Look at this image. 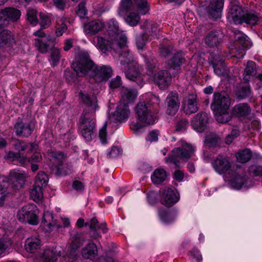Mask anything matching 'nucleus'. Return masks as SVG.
<instances>
[{
    "mask_svg": "<svg viewBox=\"0 0 262 262\" xmlns=\"http://www.w3.org/2000/svg\"><path fill=\"white\" fill-rule=\"evenodd\" d=\"M28 20L33 25H36L38 23L36 11L32 9H29L27 13Z\"/></svg>",
    "mask_w": 262,
    "mask_h": 262,
    "instance_id": "8fccbe9b",
    "label": "nucleus"
},
{
    "mask_svg": "<svg viewBox=\"0 0 262 262\" xmlns=\"http://www.w3.org/2000/svg\"><path fill=\"white\" fill-rule=\"evenodd\" d=\"M159 132L158 130H154L150 132L146 138V141L149 142H156L158 140Z\"/></svg>",
    "mask_w": 262,
    "mask_h": 262,
    "instance_id": "13d9d810",
    "label": "nucleus"
},
{
    "mask_svg": "<svg viewBox=\"0 0 262 262\" xmlns=\"http://www.w3.org/2000/svg\"><path fill=\"white\" fill-rule=\"evenodd\" d=\"M230 99L225 92L215 93L213 95V100L211 107L216 121L224 123L229 121L231 115L229 112Z\"/></svg>",
    "mask_w": 262,
    "mask_h": 262,
    "instance_id": "423d86ee",
    "label": "nucleus"
},
{
    "mask_svg": "<svg viewBox=\"0 0 262 262\" xmlns=\"http://www.w3.org/2000/svg\"><path fill=\"white\" fill-rule=\"evenodd\" d=\"M166 173L165 171L161 168L156 169L151 176V179L153 183L160 184L165 180Z\"/></svg>",
    "mask_w": 262,
    "mask_h": 262,
    "instance_id": "e433bc0d",
    "label": "nucleus"
},
{
    "mask_svg": "<svg viewBox=\"0 0 262 262\" xmlns=\"http://www.w3.org/2000/svg\"><path fill=\"white\" fill-rule=\"evenodd\" d=\"M146 36L144 34L137 36L136 37V45L138 49H142L145 45Z\"/></svg>",
    "mask_w": 262,
    "mask_h": 262,
    "instance_id": "bf43d9fd",
    "label": "nucleus"
},
{
    "mask_svg": "<svg viewBox=\"0 0 262 262\" xmlns=\"http://www.w3.org/2000/svg\"><path fill=\"white\" fill-rule=\"evenodd\" d=\"M239 135V132L236 129H233L225 138V142L227 144H230L233 140Z\"/></svg>",
    "mask_w": 262,
    "mask_h": 262,
    "instance_id": "052dcab7",
    "label": "nucleus"
},
{
    "mask_svg": "<svg viewBox=\"0 0 262 262\" xmlns=\"http://www.w3.org/2000/svg\"><path fill=\"white\" fill-rule=\"evenodd\" d=\"M72 67L78 76H89L97 83L107 81L113 74L112 68L108 65L97 66L90 59L88 52L80 51L75 56Z\"/></svg>",
    "mask_w": 262,
    "mask_h": 262,
    "instance_id": "f03ea898",
    "label": "nucleus"
},
{
    "mask_svg": "<svg viewBox=\"0 0 262 262\" xmlns=\"http://www.w3.org/2000/svg\"><path fill=\"white\" fill-rule=\"evenodd\" d=\"M98 248L95 244L90 242L81 249L82 256L85 259L94 260L98 255Z\"/></svg>",
    "mask_w": 262,
    "mask_h": 262,
    "instance_id": "bb28decb",
    "label": "nucleus"
},
{
    "mask_svg": "<svg viewBox=\"0 0 262 262\" xmlns=\"http://www.w3.org/2000/svg\"><path fill=\"white\" fill-rule=\"evenodd\" d=\"M20 15V11L14 8H7L2 10L0 11V27L7 25L9 20H17Z\"/></svg>",
    "mask_w": 262,
    "mask_h": 262,
    "instance_id": "dca6fc26",
    "label": "nucleus"
},
{
    "mask_svg": "<svg viewBox=\"0 0 262 262\" xmlns=\"http://www.w3.org/2000/svg\"><path fill=\"white\" fill-rule=\"evenodd\" d=\"M85 239L79 233L74 230L70 232L69 245L68 248L69 256L75 257L77 251L85 242Z\"/></svg>",
    "mask_w": 262,
    "mask_h": 262,
    "instance_id": "ddd939ff",
    "label": "nucleus"
},
{
    "mask_svg": "<svg viewBox=\"0 0 262 262\" xmlns=\"http://www.w3.org/2000/svg\"><path fill=\"white\" fill-rule=\"evenodd\" d=\"M221 37L220 31H211L206 36L205 42L209 47H214L220 42Z\"/></svg>",
    "mask_w": 262,
    "mask_h": 262,
    "instance_id": "2f4dec72",
    "label": "nucleus"
},
{
    "mask_svg": "<svg viewBox=\"0 0 262 262\" xmlns=\"http://www.w3.org/2000/svg\"><path fill=\"white\" fill-rule=\"evenodd\" d=\"M135 8L138 9L141 14H145L149 11V6L147 0H134L132 1Z\"/></svg>",
    "mask_w": 262,
    "mask_h": 262,
    "instance_id": "58836bf2",
    "label": "nucleus"
},
{
    "mask_svg": "<svg viewBox=\"0 0 262 262\" xmlns=\"http://www.w3.org/2000/svg\"><path fill=\"white\" fill-rule=\"evenodd\" d=\"M130 115V110L126 103L120 102L116 108L115 111L108 114V120L111 122H123L126 121Z\"/></svg>",
    "mask_w": 262,
    "mask_h": 262,
    "instance_id": "4468645a",
    "label": "nucleus"
},
{
    "mask_svg": "<svg viewBox=\"0 0 262 262\" xmlns=\"http://www.w3.org/2000/svg\"><path fill=\"white\" fill-rule=\"evenodd\" d=\"M236 157L238 162L245 163L250 159L251 157V154L250 150L246 149L239 151L236 154Z\"/></svg>",
    "mask_w": 262,
    "mask_h": 262,
    "instance_id": "37998d69",
    "label": "nucleus"
},
{
    "mask_svg": "<svg viewBox=\"0 0 262 262\" xmlns=\"http://www.w3.org/2000/svg\"><path fill=\"white\" fill-rule=\"evenodd\" d=\"M179 199V193L176 189L167 187L163 192L162 203L167 206H171L177 203Z\"/></svg>",
    "mask_w": 262,
    "mask_h": 262,
    "instance_id": "aec40b11",
    "label": "nucleus"
},
{
    "mask_svg": "<svg viewBox=\"0 0 262 262\" xmlns=\"http://www.w3.org/2000/svg\"><path fill=\"white\" fill-rule=\"evenodd\" d=\"M249 173L254 176L262 177V166L252 165L249 168Z\"/></svg>",
    "mask_w": 262,
    "mask_h": 262,
    "instance_id": "6e6d98bb",
    "label": "nucleus"
},
{
    "mask_svg": "<svg viewBox=\"0 0 262 262\" xmlns=\"http://www.w3.org/2000/svg\"><path fill=\"white\" fill-rule=\"evenodd\" d=\"M37 207L35 204H29L24 206L17 213L18 220L23 223H28L33 225L38 223L36 211Z\"/></svg>",
    "mask_w": 262,
    "mask_h": 262,
    "instance_id": "f8f14e48",
    "label": "nucleus"
},
{
    "mask_svg": "<svg viewBox=\"0 0 262 262\" xmlns=\"http://www.w3.org/2000/svg\"><path fill=\"white\" fill-rule=\"evenodd\" d=\"M98 223L95 218H93L89 223L86 224V225H88L90 228L94 231L93 237L95 239H96L100 235L97 233V228L98 227Z\"/></svg>",
    "mask_w": 262,
    "mask_h": 262,
    "instance_id": "603ef678",
    "label": "nucleus"
},
{
    "mask_svg": "<svg viewBox=\"0 0 262 262\" xmlns=\"http://www.w3.org/2000/svg\"><path fill=\"white\" fill-rule=\"evenodd\" d=\"M107 31L108 32L109 35L111 37H114V40L115 39V37L117 34H124L123 32H120L119 30V24L118 22L114 18L110 19L107 23Z\"/></svg>",
    "mask_w": 262,
    "mask_h": 262,
    "instance_id": "c9c22d12",
    "label": "nucleus"
},
{
    "mask_svg": "<svg viewBox=\"0 0 262 262\" xmlns=\"http://www.w3.org/2000/svg\"><path fill=\"white\" fill-rule=\"evenodd\" d=\"M40 24L41 27L46 29L49 27L51 24V19L49 16L45 13H40Z\"/></svg>",
    "mask_w": 262,
    "mask_h": 262,
    "instance_id": "3c124183",
    "label": "nucleus"
},
{
    "mask_svg": "<svg viewBox=\"0 0 262 262\" xmlns=\"http://www.w3.org/2000/svg\"><path fill=\"white\" fill-rule=\"evenodd\" d=\"M184 177V173L183 171L181 170H176L173 175V178L174 179V180L178 182L182 181Z\"/></svg>",
    "mask_w": 262,
    "mask_h": 262,
    "instance_id": "774afa93",
    "label": "nucleus"
},
{
    "mask_svg": "<svg viewBox=\"0 0 262 262\" xmlns=\"http://www.w3.org/2000/svg\"><path fill=\"white\" fill-rule=\"evenodd\" d=\"M228 181L230 186L235 189H240L245 184L246 179L244 177L240 176L236 171L233 170L230 175L228 176Z\"/></svg>",
    "mask_w": 262,
    "mask_h": 262,
    "instance_id": "cd10ccee",
    "label": "nucleus"
},
{
    "mask_svg": "<svg viewBox=\"0 0 262 262\" xmlns=\"http://www.w3.org/2000/svg\"><path fill=\"white\" fill-rule=\"evenodd\" d=\"M48 156L49 158L55 165H60L65 157L63 152L56 151H51L49 153Z\"/></svg>",
    "mask_w": 262,
    "mask_h": 262,
    "instance_id": "ea45409f",
    "label": "nucleus"
},
{
    "mask_svg": "<svg viewBox=\"0 0 262 262\" xmlns=\"http://www.w3.org/2000/svg\"><path fill=\"white\" fill-rule=\"evenodd\" d=\"M137 95L138 94L136 90L122 88L121 91V102L127 104V102H132L135 100L137 97Z\"/></svg>",
    "mask_w": 262,
    "mask_h": 262,
    "instance_id": "473e14b6",
    "label": "nucleus"
},
{
    "mask_svg": "<svg viewBox=\"0 0 262 262\" xmlns=\"http://www.w3.org/2000/svg\"><path fill=\"white\" fill-rule=\"evenodd\" d=\"M179 147L173 149L168 158L165 159L166 162L173 163L176 166H179L181 161L185 162L193 155L194 147L191 144L181 140L179 142Z\"/></svg>",
    "mask_w": 262,
    "mask_h": 262,
    "instance_id": "1a4fd4ad",
    "label": "nucleus"
},
{
    "mask_svg": "<svg viewBox=\"0 0 262 262\" xmlns=\"http://www.w3.org/2000/svg\"><path fill=\"white\" fill-rule=\"evenodd\" d=\"M233 112L238 116L242 117L249 114L250 108L246 104H239L234 106Z\"/></svg>",
    "mask_w": 262,
    "mask_h": 262,
    "instance_id": "a19ab883",
    "label": "nucleus"
},
{
    "mask_svg": "<svg viewBox=\"0 0 262 262\" xmlns=\"http://www.w3.org/2000/svg\"><path fill=\"white\" fill-rule=\"evenodd\" d=\"M60 58L59 50L57 48H53L51 52V62L53 66H56Z\"/></svg>",
    "mask_w": 262,
    "mask_h": 262,
    "instance_id": "de8ad7c7",
    "label": "nucleus"
},
{
    "mask_svg": "<svg viewBox=\"0 0 262 262\" xmlns=\"http://www.w3.org/2000/svg\"><path fill=\"white\" fill-rule=\"evenodd\" d=\"M86 10L84 3H81L79 4L77 13L80 18H84L86 14Z\"/></svg>",
    "mask_w": 262,
    "mask_h": 262,
    "instance_id": "e2e57ef3",
    "label": "nucleus"
},
{
    "mask_svg": "<svg viewBox=\"0 0 262 262\" xmlns=\"http://www.w3.org/2000/svg\"><path fill=\"white\" fill-rule=\"evenodd\" d=\"M188 125L189 123L187 120L185 119L181 120L177 123L176 129L177 130L182 132L188 127Z\"/></svg>",
    "mask_w": 262,
    "mask_h": 262,
    "instance_id": "680f3d73",
    "label": "nucleus"
},
{
    "mask_svg": "<svg viewBox=\"0 0 262 262\" xmlns=\"http://www.w3.org/2000/svg\"><path fill=\"white\" fill-rule=\"evenodd\" d=\"M26 178L25 172L20 169L10 171L9 176V182L6 181V178L0 177V193L11 194L20 189L24 186Z\"/></svg>",
    "mask_w": 262,
    "mask_h": 262,
    "instance_id": "0eeeda50",
    "label": "nucleus"
},
{
    "mask_svg": "<svg viewBox=\"0 0 262 262\" xmlns=\"http://www.w3.org/2000/svg\"><path fill=\"white\" fill-rule=\"evenodd\" d=\"M104 23L100 19L90 21L83 25V32L86 35H94L101 31Z\"/></svg>",
    "mask_w": 262,
    "mask_h": 262,
    "instance_id": "a211bd4d",
    "label": "nucleus"
},
{
    "mask_svg": "<svg viewBox=\"0 0 262 262\" xmlns=\"http://www.w3.org/2000/svg\"><path fill=\"white\" fill-rule=\"evenodd\" d=\"M147 98L149 100L146 102H141L138 103L136 107V113L138 122L134 125L136 129H138L143 126L153 124L155 123L156 119L151 113L150 107L147 106L152 104H159L160 100L159 97L152 94H148Z\"/></svg>",
    "mask_w": 262,
    "mask_h": 262,
    "instance_id": "20e7f679",
    "label": "nucleus"
},
{
    "mask_svg": "<svg viewBox=\"0 0 262 262\" xmlns=\"http://www.w3.org/2000/svg\"><path fill=\"white\" fill-rule=\"evenodd\" d=\"M40 240L37 237H30L26 240L25 248L28 252L34 253L40 248Z\"/></svg>",
    "mask_w": 262,
    "mask_h": 262,
    "instance_id": "c85d7f7f",
    "label": "nucleus"
},
{
    "mask_svg": "<svg viewBox=\"0 0 262 262\" xmlns=\"http://www.w3.org/2000/svg\"><path fill=\"white\" fill-rule=\"evenodd\" d=\"M60 252L55 249H47L41 254V258L42 262H56Z\"/></svg>",
    "mask_w": 262,
    "mask_h": 262,
    "instance_id": "7c9ffc66",
    "label": "nucleus"
},
{
    "mask_svg": "<svg viewBox=\"0 0 262 262\" xmlns=\"http://www.w3.org/2000/svg\"><path fill=\"white\" fill-rule=\"evenodd\" d=\"M15 45L13 35L10 31L4 30L0 33V47L8 49L13 47Z\"/></svg>",
    "mask_w": 262,
    "mask_h": 262,
    "instance_id": "a878e982",
    "label": "nucleus"
},
{
    "mask_svg": "<svg viewBox=\"0 0 262 262\" xmlns=\"http://www.w3.org/2000/svg\"><path fill=\"white\" fill-rule=\"evenodd\" d=\"M212 166L217 173L223 174L225 179L233 170L229 159L223 156H219L212 163Z\"/></svg>",
    "mask_w": 262,
    "mask_h": 262,
    "instance_id": "2eb2a0df",
    "label": "nucleus"
},
{
    "mask_svg": "<svg viewBox=\"0 0 262 262\" xmlns=\"http://www.w3.org/2000/svg\"><path fill=\"white\" fill-rule=\"evenodd\" d=\"M48 182V178L47 175L43 172L40 171L38 172L36 177L35 184L40 186L43 188L46 186Z\"/></svg>",
    "mask_w": 262,
    "mask_h": 262,
    "instance_id": "c03bdc74",
    "label": "nucleus"
},
{
    "mask_svg": "<svg viewBox=\"0 0 262 262\" xmlns=\"http://www.w3.org/2000/svg\"><path fill=\"white\" fill-rule=\"evenodd\" d=\"M66 19L64 17H57L56 19V35L57 36H61L68 28L66 24Z\"/></svg>",
    "mask_w": 262,
    "mask_h": 262,
    "instance_id": "4c0bfd02",
    "label": "nucleus"
},
{
    "mask_svg": "<svg viewBox=\"0 0 262 262\" xmlns=\"http://www.w3.org/2000/svg\"><path fill=\"white\" fill-rule=\"evenodd\" d=\"M61 223L58 224L54 219L53 214L49 211H45L41 222V225L43 229L50 232L55 229H59L61 228H68L71 225L70 220L69 217L62 216L60 217Z\"/></svg>",
    "mask_w": 262,
    "mask_h": 262,
    "instance_id": "9b49d317",
    "label": "nucleus"
},
{
    "mask_svg": "<svg viewBox=\"0 0 262 262\" xmlns=\"http://www.w3.org/2000/svg\"><path fill=\"white\" fill-rule=\"evenodd\" d=\"M166 113L169 115H174L178 112L180 106V99L176 92H170L166 98Z\"/></svg>",
    "mask_w": 262,
    "mask_h": 262,
    "instance_id": "f3484780",
    "label": "nucleus"
},
{
    "mask_svg": "<svg viewBox=\"0 0 262 262\" xmlns=\"http://www.w3.org/2000/svg\"><path fill=\"white\" fill-rule=\"evenodd\" d=\"M34 44L39 52L46 53L48 51L49 45L43 42L41 39H35L34 40Z\"/></svg>",
    "mask_w": 262,
    "mask_h": 262,
    "instance_id": "864d4df0",
    "label": "nucleus"
},
{
    "mask_svg": "<svg viewBox=\"0 0 262 262\" xmlns=\"http://www.w3.org/2000/svg\"><path fill=\"white\" fill-rule=\"evenodd\" d=\"M227 18L230 23L241 24L245 23L251 25H255L258 19L255 14L244 11L238 0H230Z\"/></svg>",
    "mask_w": 262,
    "mask_h": 262,
    "instance_id": "39448f33",
    "label": "nucleus"
},
{
    "mask_svg": "<svg viewBox=\"0 0 262 262\" xmlns=\"http://www.w3.org/2000/svg\"><path fill=\"white\" fill-rule=\"evenodd\" d=\"M137 11L139 12L135 8L132 0H122L118 13L122 16L128 12V14L124 18L125 21L130 26L134 27L137 26L140 20V16Z\"/></svg>",
    "mask_w": 262,
    "mask_h": 262,
    "instance_id": "9d476101",
    "label": "nucleus"
},
{
    "mask_svg": "<svg viewBox=\"0 0 262 262\" xmlns=\"http://www.w3.org/2000/svg\"><path fill=\"white\" fill-rule=\"evenodd\" d=\"M42 157L39 152H35L31 157L28 159V161L30 163H38L41 162Z\"/></svg>",
    "mask_w": 262,
    "mask_h": 262,
    "instance_id": "0e129e2a",
    "label": "nucleus"
},
{
    "mask_svg": "<svg viewBox=\"0 0 262 262\" xmlns=\"http://www.w3.org/2000/svg\"><path fill=\"white\" fill-rule=\"evenodd\" d=\"M182 107L184 112L187 114L195 113L198 110L196 96L194 94H189L186 96L184 99Z\"/></svg>",
    "mask_w": 262,
    "mask_h": 262,
    "instance_id": "5701e85b",
    "label": "nucleus"
},
{
    "mask_svg": "<svg viewBox=\"0 0 262 262\" xmlns=\"http://www.w3.org/2000/svg\"><path fill=\"white\" fill-rule=\"evenodd\" d=\"M255 75V64L254 62L249 61L247 62L243 74V79L249 81Z\"/></svg>",
    "mask_w": 262,
    "mask_h": 262,
    "instance_id": "f704fd0d",
    "label": "nucleus"
},
{
    "mask_svg": "<svg viewBox=\"0 0 262 262\" xmlns=\"http://www.w3.org/2000/svg\"><path fill=\"white\" fill-rule=\"evenodd\" d=\"M91 41L97 48L100 49L103 52H105L110 48L115 50L116 47V43L113 44L114 37H112L111 41L101 36L98 35L93 37L91 39Z\"/></svg>",
    "mask_w": 262,
    "mask_h": 262,
    "instance_id": "6ab92c4d",
    "label": "nucleus"
},
{
    "mask_svg": "<svg viewBox=\"0 0 262 262\" xmlns=\"http://www.w3.org/2000/svg\"><path fill=\"white\" fill-rule=\"evenodd\" d=\"M251 93L249 85L246 84L245 86L242 88L237 92V95L240 98L243 99L248 96Z\"/></svg>",
    "mask_w": 262,
    "mask_h": 262,
    "instance_id": "5fc2aeb1",
    "label": "nucleus"
},
{
    "mask_svg": "<svg viewBox=\"0 0 262 262\" xmlns=\"http://www.w3.org/2000/svg\"><path fill=\"white\" fill-rule=\"evenodd\" d=\"M122 152L121 149L118 146H113L107 153V156L109 158H115L118 156Z\"/></svg>",
    "mask_w": 262,
    "mask_h": 262,
    "instance_id": "4d7b16f0",
    "label": "nucleus"
},
{
    "mask_svg": "<svg viewBox=\"0 0 262 262\" xmlns=\"http://www.w3.org/2000/svg\"><path fill=\"white\" fill-rule=\"evenodd\" d=\"M208 116L204 112L197 114L192 119L191 126L198 132H203L208 123Z\"/></svg>",
    "mask_w": 262,
    "mask_h": 262,
    "instance_id": "4be33fe9",
    "label": "nucleus"
},
{
    "mask_svg": "<svg viewBox=\"0 0 262 262\" xmlns=\"http://www.w3.org/2000/svg\"><path fill=\"white\" fill-rule=\"evenodd\" d=\"M213 67L214 72L217 75L221 76L224 74L225 72V67L223 60H219L217 63H215V61H213Z\"/></svg>",
    "mask_w": 262,
    "mask_h": 262,
    "instance_id": "a18cd8bd",
    "label": "nucleus"
},
{
    "mask_svg": "<svg viewBox=\"0 0 262 262\" xmlns=\"http://www.w3.org/2000/svg\"><path fill=\"white\" fill-rule=\"evenodd\" d=\"M234 33L235 39L238 40L244 48L249 49L252 46L250 39L243 32L236 30Z\"/></svg>",
    "mask_w": 262,
    "mask_h": 262,
    "instance_id": "72a5a7b5",
    "label": "nucleus"
},
{
    "mask_svg": "<svg viewBox=\"0 0 262 262\" xmlns=\"http://www.w3.org/2000/svg\"><path fill=\"white\" fill-rule=\"evenodd\" d=\"M147 65V74L149 78L156 83L160 89L164 90L167 88L171 81V76L166 71H160L157 72V68L152 60L144 58Z\"/></svg>",
    "mask_w": 262,
    "mask_h": 262,
    "instance_id": "6e6552de",
    "label": "nucleus"
},
{
    "mask_svg": "<svg viewBox=\"0 0 262 262\" xmlns=\"http://www.w3.org/2000/svg\"><path fill=\"white\" fill-rule=\"evenodd\" d=\"M142 28L146 30L147 34L155 32L157 29V25L154 22L147 20L144 22Z\"/></svg>",
    "mask_w": 262,
    "mask_h": 262,
    "instance_id": "09e8293b",
    "label": "nucleus"
},
{
    "mask_svg": "<svg viewBox=\"0 0 262 262\" xmlns=\"http://www.w3.org/2000/svg\"><path fill=\"white\" fill-rule=\"evenodd\" d=\"M121 84V78L117 76L115 78L113 79L110 82V87L112 89H116L118 88Z\"/></svg>",
    "mask_w": 262,
    "mask_h": 262,
    "instance_id": "338daca9",
    "label": "nucleus"
},
{
    "mask_svg": "<svg viewBox=\"0 0 262 262\" xmlns=\"http://www.w3.org/2000/svg\"><path fill=\"white\" fill-rule=\"evenodd\" d=\"M184 60V57L182 52H177L173 54L171 59L167 63L168 68L170 70H173L172 74L174 76L180 71V67L182 64Z\"/></svg>",
    "mask_w": 262,
    "mask_h": 262,
    "instance_id": "393cba45",
    "label": "nucleus"
},
{
    "mask_svg": "<svg viewBox=\"0 0 262 262\" xmlns=\"http://www.w3.org/2000/svg\"><path fill=\"white\" fill-rule=\"evenodd\" d=\"M42 187L36 184H34L31 191L32 199L36 202H40L43 198Z\"/></svg>",
    "mask_w": 262,
    "mask_h": 262,
    "instance_id": "79ce46f5",
    "label": "nucleus"
},
{
    "mask_svg": "<svg viewBox=\"0 0 262 262\" xmlns=\"http://www.w3.org/2000/svg\"><path fill=\"white\" fill-rule=\"evenodd\" d=\"M224 0H210L207 8L209 17L214 20L221 18Z\"/></svg>",
    "mask_w": 262,
    "mask_h": 262,
    "instance_id": "412c9836",
    "label": "nucleus"
},
{
    "mask_svg": "<svg viewBox=\"0 0 262 262\" xmlns=\"http://www.w3.org/2000/svg\"><path fill=\"white\" fill-rule=\"evenodd\" d=\"M81 100L84 103L83 114L80 119L79 129L80 134L86 141L92 139L95 124L94 120L95 112L98 109L97 99L90 98L88 95L80 93Z\"/></svg>",
    "mask_w": 262,
    "mask_h": 262,
    "instance_id": "7ed1b4c3",
    "label": "nucleus"
},
{
    "mask_svg": "<svg viewBox=\"0 0 262 262\" xmlns=\"http://www.w3.org/2000/svg\"><path fill=\"white\" fill-rule=\"evenodd\" d=\"M220 141V138L214 134L210 133L208 134L205 139V143L211 146H215Z\"/></svg>",
    "mask_w": 262,
    "mask_h": 262,
    "instance_id": "49530a36",
    "label": "nucleus"
},
{
    "mask_svg": "<svg viewBox=\"0 0 262 262\" xmlns=\"http://www.w3.org/2000/svg\"><path fill=\"white\" fill-rule=\"evenodd\" d=\"M106 123H107L105 122L104 126L100 130L99 132V138L103 144L106 143Z\"/></svg>",
    "mask_w": 262,
    "mask_h": 262,
    "instance_id": "69168bd1",
    "label": "nucleus"
},
{
    "mask_svg": "<svg viewBox=\"0 0 262 262\" xmlns=\"http://www.w3.org/2000/svg\"><path fill=\"white\" fill-rule=\"evenodd\" d=\"M158 213L160 220L165 224L172 222L176 217V213L169 209H160Z\"/></svg>",
    "mask_w": 262,
    "mask_h": 262,
    "instance_id": "c756f323",
    "label": "nucleus"
},
{
    "mask_svg": "<svg viewBox=\"0 0 262 262\" xmlns=\"http://www.w3.org/2000/svg\"><path fill=\"white\" fill-rule=\"evenodd\" d=\"M116 43L115 52L119 55V67L124 72L126 77L136 82L140 87L143 85L141 78L142 67L136 61L134 54L127 47V37L125 34H118L116 35L113 44Z\"/></svg>",
    "mask_w": 262,
    "mask_h": 262,
    "instance_id": "f257e3e1",
    "label": "nucleus"
},
{
    "mask_svg": "<svg viewBox=\"0 0 262 262\" xmlns=\"http://www.w3.org/2000/svg\"><path fill=\"white\" fill-rule=\"evenodd\" d=\"M34 124L32 122H18L15 125V129L17 135L27 137L30 135L34 129Z\"/></svg>",
    "mask_w": 262,
    "mask_h": 262,
    "instance_id": "b1692460",
    "label": "nucleus"
}]
</instances>
